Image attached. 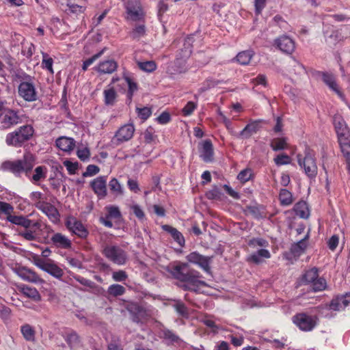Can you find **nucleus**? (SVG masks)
I'll list each match as a JSON object with an SVG mask.
<instances>
[{
    "label": "nucleus",
    "instance_id": "nucleus-32",
    "mask_svg": "<svg viewBox=\"0 0 350 350\" xmlns=\"http://www.w3.org/2000/svg\"><path fill=\"white\" fill-rule=\"evenodd\" d=\"M319 278V271L316 267L307 270L302 276V280L306 284H312Z\"/></svg>",
    "mask_w": 350,
    "mask_h": 350
},
{
    "label": "nucleus",
    "instance_id": "nucleus-60",
    "mask_svg": "<svg viewBox=\"0 0 350 350\" xmlns=\"http://www.w3.org/2000/svg\"><path fill=\"white\" fill-rule=\"evenodd\" d=\"M274 161L278 165H286L291 163V158L287 154H282L278 155L274 159Z\"/></svg>",
    "mask_w": 350,
    "mask_h": 350
},
{
    "label": "nucleus",
    "instance_id": "nucleus-26",
    "mask_svg": "<svg viewBox=\"0 0 350 350\" xmlns=\"http://www.w3.org/2000/svg\"><path fill=\"white\" fill-rule=\"evenodd\" d=\"M51 240L53 244L57 247L67 249L71 247V241L61 233L54 234Z\"/></svg>",
    "mask_w": 350,
    "mask_h": 350
},
{
    "label": "nucleus",
    "instance_id": "nucleus-6",
    "mask_svg": "<svg viewBox=\"0 0 350 350\" xmlns=\"http://www.w3.org/2000/svg\"><path fill=\"white\" fill-rule=\"evenodd\" d=\"M191 38H187L185 40V49L183 51V55L181 57H177L167 68V72L171 75H176L185 72L187 70L186 66V59L191 53Z\"/></svg>",
    "mask_w": 350,
    "mask_h": 350
},
{
    "label": "nucleus",
    "instance_id": "nucleus-8",
    "mask_svg": "<svg viewBox=\"0 0 350 350\" xmlns=\"http://www.w3.org/2000/svg\"><path fill=\"white\" fill-rule=\"evenodd\" d=\"M318 318L305 312L296 314L292 317L293 323L303 332L312 331L318 324Z\"/></svg>",
    "mask_w": 350,
    "mask_h": 350
},
{
    "label": "nucleus",
    "instance_id": "nucleus-46",
    "mask_svg": "<svg viewBox=\"0 0 350 350\" xmlns=\"http://www.w3.org/2000/svg\"><path fill=\"white\" fill-rule=\"evenodd\" d=\"M125 288L120 284H111L108 288V293L114 297L120 296L125 293Z\"/></svg>",
    "mask_w": 350,
    "mask_h": 350
},
{
    "label": "nucleus",
    "instance_id": "nucleus-58",
    "mask_svg": "<svg viewBox=\"0 0 350 350\" xmlns=\"http://www.w3.org/2000/svg\"><path fill=\"white\" fill-rule=\"evenodd\" d=\"M174 308L180 315L183 317L188 316V310L183 303L180 301H177L174 305Z\"/></svg>",
    "mask_w": 350,
    "mask_h": 350
},
{
    "label": "nucleus",
    "instance_id": "nucleus-13",
    "mask_svg": "<svg viewBox=\"0 0 350 350\" xmlns=\"http://www.w3.org/2000/svg\"><path fill=\"white\" fill-rule=\"evenodd\" d=\"M125 8L129 19L136 21L143 18L144 12L139 0H128Z\"/></svg>",
    "mask_w": 350,
    "mask_h": 350
},
{
    "label": "nucleus",
    "instance_id": "nucleus-16",
    "mask_svg": "<svg viewBox=\"0 0 350 350\" xmlns=\"http://www.w3.org/2000/svg\"><path fill=\"white\" fill-rule=\"evenodd\" d=\"M6 219L13 224L23 226L25 228H33L38 229L41 226L39 221H33L26 217L13 215L12 213H10V215L6 217Z\"/></svg>",
    "mask_w": 350,
    "mask_h": 350
},
{
    "label": "nucleus",
    "instance_id": "nucleus-54",
    "mask_svg": "<svg viewBox=\"0 0 350 350\" xmlns=\"http://www.w3.org/2000/svg\"><path fill=\"white\" fill-rule=\"evenodd\" d=\"M31 200L35 204L36 206L38 208L39 203H44L42 201L43 199V194L40 191H33L30 194Z\"/></svg>",
    "mask_w": 350,
    "mask_h": 350
},
{
    "label": "nucleus",
    "instance_id": "nucleus-10",
    "mask_svg": "<svg viewBox=\"0 0 350 350\" xmlns=\"http://www.w3.org/2000/svg\"><path fill=\"white\" fill-rule=\"evenodd\" d=\"M297 157L299 166L304 168L306 174L309 177H315L317 166L313 153L309 149H306L304 158L301 154H297Z\"/></svg>",
    "mask_w": 350,
    "mask_h": 350
},
{
    "label": "nucleus",
    "instance_id": "nucleus-59",
    "mask_svg": "<svg viewBox=\"0 0 350 350\" xmlns=\"http://www.w3.org/2000/svg\"><path fill=\"white\" fill-rule=\"evenodd\" d=\"M128 275L123 270H119L114 271L112 273V278L116 282H122L127 279Z\"/></svg>",
    "mask_w": 350,
    "mask_h": 350
},
{
    "label": "nucleus",
    "instance_id": "nucleus-50",
    "mask_svg": "<svg viewBox=\"0 0 350 350\" xmlns=\"http://www.w3.org/2000/svg\"><path fill=\"white\" fill-rule=\"evenodd\" d=\"M19 235L27 241H34L38 237L36 230L29 228H25V230L19 232Z\"/></svg>",
    "mask_w": 350,
    "mask_h": 350
},
{
    "label": "nucleus",
    "instance_id": "nucleus-52",
    "mask_svg": "<svg viewBox=\"0 0 350 350\" xmlns=\"http://www.w3.org/2000/svg\"><path fill=\"white\" fill-rule=\"evenodd\" d=\"M124 80L126 81L128 86H129V91H128V97L129 100L131 99L133 93L137 91V85L136 83L133 82L131 78L129 77H125Z\"/></svg>",
    "mask_w": 350,
    "mask_h": 350
},
{
    "label": "nucleus",
    "instance_id": "nucleus-25",
    "mask_svg": "<svg viewBox=\"0 0 350 350\" xmlns=\"http://www.w3.org/2000/svg\"><path fill=\"white\" fill-rule=\"evenodd\" d=\"M56 146L64 152H70L74 149L75 142L72 138L60 137L56 140Z\"/></svg>",
    "mask_w": 350,
    "mask_h": 350
},
{
    "label": "nucleus",
    "instance_id": "nucleus-49",
    "mask_svg": "<svg viewBox=\"0 0 350 350\" xmlns=\"http://www.w3.org/2000/svg\"><path fill=\"white\" fill-rule=\"evenodd\" d=\"M104 51H105V49L101 50L98 53L94 54L90 58H88V59L84 61L83 63V65H82V70L83 71H85L90 65H92L96 59H98L99 57H101V55L104 53Z\"/></svg>",
    "mask_w": 350,
    "mask_h": 350
},
{
    "label": "nucleus",
    "instance_id": "nucleus-4",
    "mask_svg": "<svg viewBox=\"0 0 350 350\" xmlns=\"http://www.w3.org/2000/svg\"><path fill=\"white\" fill-rule=\"evenodd\" d=\"M34 129L31 125L27 124L9 133L5 137V143L8 146L21 147L23 144L29 140L33 135Z\"/></svg>",
    "mask_w": 350,
    "mask_h": 350
},
{
    "label": "nucleus",
    "instance_id": "nucleus-36",
    "mask_svg": "<svg viewBox=\"0 0 350 350\" xmlns=\"http://www.w3.org/2000/svg\"><path fill=\"white\" fill-rule=\"evenodd\" d=\"M341 151L347 161H350V137L338 140Z\"/></svg>",
    "mask_w": 350,
    "mask_h": 350
},
{
    "label": "nucleus",
    "instance_id": "nucleus-33",
    "mask_svg": "<svg viewBox=\"0 0 350 350\" xmlns=\"http://www.w3.org/2000/svg\"><path fill=\"white\" fill-rule=\"evenodd\" d=\"M254 53L251 51H244L237 54L236 57L237 62L241 65H247L250 62Z\"/></svg>",
    "mask_w": 350,
    "mask_h": 350
},
{
    "label": "nucleus",
    "instance_id": "nucleus-35",
    "mask_svg": "<svg viewBox=\"0 0 350 350\" xmlns=\"http://www.w3.org/2000/svg\"><path fill=\"white\" fill-rule=\"evenodd\" d=\"M146 34V27L144 24L136 25L132 31L129 32L130 37L133 40H139Z\"/></svg>",
    "mask_w": 350,
    "mask_h": 350
},
{
    "label": "nucleus",
    "instance_id": "nucleus-29",
    "mask_svg": "<svg viewBox=\"0 0 350 350\" xmlns=\"http://www.w3.org/2000/svg\"><path fill=\"white\" fill-rule=\"evenodd\" d=\"M323 81L324 83L329 86V88L335 92L340 97H342V94L340 91L338 86L336 82L334 77L328 73L323 74Z\"/></svg>",
    "mask_w": 350,
    "mask_h": 350
},
{
    "label": "nucleus",
    "instance_id": "nucleus-18",
    "mask_svg": "<svg viewBox=\"0 0 350 350\" xmlns=\"http://www.w3.org/2000/svg\"><path fill=\"white\" fill-rule=\"evenodd\" d=\"M186 259L189 262L198 265L205 271H209L211 258L202 256L196 252H193L188 254L186 256Z\"/></svg>",
    "mask_w": 350,
    "mask_h": 350
},
{
    "label": "nucleus",
    "instance_id": "nucleus-56",
    "mask_svg": "<svg viewBox=\"0 0 350 350\" xmlns=\"http://www.w3.org/2000/svg\"><path fill=\"white\" fill-rule=\"evenodd\" d=\"M14 212V207L9 203L0 201V213L5 214L6 217Z\"/></svg>",
    "mask_w": 350,
    "mask_h": 350
},
{
    "label": "nucleus",
    "instance_id": "nucleus-12",
    "mask_svg": "<svg viewBox=\"0 0 350 350\" xmlns=\"http://www.w3.org/2000/svg\"><path fill=\"white\" fill-rule=\"evenodd\" d=\"M13 271L23 280L33 284H44L45 281L41 278L34 271L26 267L16 266L12 268Z\"/></svg>",
    "mask_w": 350,
    "mask_h": 350
},
{
    "label": "nucleus",
    "instance_id": "nucleus-45",
    "mask_svg": "<svg viewBox=\"0 0 350 350\" xmlns=\"http://www.w3.org/2000/svg\"><path fill=\"white\" fill-rule=\"evenodd\" d=\"M104 97L105 104L108 105H113L116 98V92L112 88L105 90Z\"/></svg>",
    "mask_w": 350,
    "mask_h": 350
},
{
    "label": "nucleus",
    "instance_id": "nucleus-39",
    "mask_svg": "<svg viewBox=\"0 0 350 350\" xmlns=\"http://www.w3.org/2000/svg\"><path fill=\"white\" fill-rule=\"evenodd\" d=\"M271 147L275 151L286 149L287 148V139L285 137L275 138L271 142Z\"/></svg>",
    "mask_w": 350,
    "mask_h": 350
},
{
    "label": "nucleus",
    "instance_id": "nucleus-3",
    "mask_svg": "<svg viewBox=\"0 0 350 350\" xmlns=\"http://www.w3.org/2000/svg\"><path fill=\"white\" fill-rule=\"evenodd\" d=\"M248 245L253 249L260 247V249L252 253L247 257V260L248 262L260 265L262 263L265 259L271 258L270 252L266 249L269 246V242L266 239L259 237L253 238L249 241Z\"/></svg>",
    "mask_w": 350,
    "mask_h": 350
},
{
    "label": "nucleus",
    "instance_id": "nucleus-57",
    "mask_svg": "<svg viewBox=\"0 0 350 350\" xmlns=\"http://www.w3.org/2000/svg\"><path fill=\"white\" fill-rule=\"evenodd\" d=\"M197 104L193 101H189L186 105L183 108V113L185 116H190L193 111L196 109Z\"/></svg>",
    "mask_w": 350,
    "mask_h": 350
},
{
    "label": "nucleus",
    "instance_id": "nucleus-47",
    "mask_svg": "<svg viewBox=\"0 0 350 350\" xmlns=\"http://www.w3.org/2000/svg\"><path fill=\"white\" fill-rule=\"evenodd\" d=\"M42 66L44 68L47 69L51 74L53 73V59L49 57L46 53H42Z\"/></svg>",
    "mask_w": 350,
    "mask_h": 350
},
{
    "label": "nucleus",
    "instance_id": "nucleus-38",
    "mask_svg": "<svg viewBox=\"0 0 350 350\" xmlns=\"http://www.w3.org/2000/svg\"><path fill=\"white\" fill-rule=\"evenodd\" d=\"M307 246L306 238H304L292 246L291 252L295 256H300L305 251Z\"/></svg>",
    "mask_w": 350,
    "mask_h": 350
},
{
    "label": "nucleus",
    "instance_id": "nucleus-41",
    "mask_svg": "<svg viewBox=\"0 0 350 350\" xmlns=\"http://www.w3.org/2000/svg\"><path fill=\"white\" fill-rule=\"evenodd\" d=\"M21 331L26 340L33 341L35 340V331L30 325L25 324L23 325Z\"/></svg>",
    "mask_w": 350,
    "mask_h": 350
},
{
    "label": "nucleus",
    "instance_id": "nucleus-62",
    "mask_svg": "<svg viewBox=\"0 0 350 350\" xmlns=\"http://www.w3.org/2000/svg\"><path fill=\"white\" fill-rule=\"evenodd\" d=\"M64 165L70 174H75L78 169L77 163H72L70 161L66 160L64 161Z\"/></svg>",
    "mask_w": 350,
    "mask_h": 350
},
{
    "label": "nucleus",
    "instance_id": "nucleus-15",
    "mask_svg": "<svg viewBox=\"0 0 350 350\" xmlns=\"http://www.w3.org/2000/svg\"><path fill=\"white\" fill-rule=\"evenodd\" d=\"M66 226L71 232L81 238H85L88 235V230L81 221L74 217L67 218Z\"/></svg>",
    "mask_w": 350,
    "mask_h": 350
},
{
    "label": "nucleus",
    "instance_id": "nucleus-61",
    "mask_svg": "<svg viewBox=\"0 0 350 350\" xmlns=\"http://www.w3.org/2000/svg\"><path fill=\"white\" fill-rule=\"evenodd\" d=\"M131 209L132 210L134 215L140 220H142L145 218V214L141 206L138 204H133L131 206Z\"/></svg>",
    "mask_w": 350,
    "mask_h": 350
},
{
    "label": "nucleus",
    "instance_id": "nucleus-1",
    "mask_svg": "<svg viewBox=\"0 0 350 350\" xmlns=\"http://www.w3.org/2000/svg\"><path fill=\"white\" fill-rule=\"evenodd\" d=\"M35 165V157L31 152H25L19 159L6 160L1 163L0 170L14 174L16 177H21L22 174L29 176Z\"/></svg>",
    "mask_w": 350,
    "mask_h": 350
},
{
    "label": "nucleus",
    "instance_id": "nucleus-14",
    "mask_svg": "<svg viewBox=\"0 0 350 350\" xmlns=\"http://www.w3.org/2000/svg\"><path fill=\"white\" fill-rule=\"evenodd\" d=\"M350 304V292L342 295L334 297L329 304L325 305L329 310L340 311Z\"/></svg>",
    "mask_w": 350,
    "mask_h": 350
},
{
    "label": "nucleus",
    "instance_id": "nucleus-51",
    "mask_svg": "<svg viewBox=\"0 0 350 350\" xmlns=\"http://www.w3.org/2000/svg\"><path fill=\"white\" fill-rule=\"evenodd\" d=\"M144 141L147 144L153 142L156 139L154 131L152 127H148L144 133Z\"/></svg>",
    "mask_w": 350,
    "mask_h": 350
},
{
    "label": "nucleus",
    "instance_id": "nucleus-22",
    "mask_svg": "<svg viewBox=\"0 0 350 350\" xmlns=\"http://www.w3.org/2000/svg\"><path fill=\"white\" fill-rule=\"evenodd\" d=\"M334 124L336 133L338 135V140L342 138L349 137V131L344 120L339 117L336 116L334 118Z\"/></svg>",
    "mask_w": 350,
    "mask_h": 350
},
{
    "label": "nucleus",
    "instance_id": "nucleus-19",
    "mask_svg": "<svg viewBox=\"0 0 350 350\" xmlns=\"http://www.w3.org/2000/svg\"><path fill=\"white\" fill-rule=\"evenodd\" d=\"M262 122V120H251L239 133L238 137L241 139L250 138L252 135L260 131Z\"/></svg>",
    "mask_w": 350,
    "mask_h": 350
},
{
    "label": "nucleus",
    "instance_id": "nucleus-24",
    "mask_svg": "<svg viewBox=\"0 0 350 350\" xmlns=\"http://www.w3.org/2000/svg\"><path fill=\"white\" fill-rule=\"evenodd\" d=\"M38 209L46 215L52 221L55 222L58 220L59 213L52 204L47 202L39 203Z\"/></svg>",
    "mask_w": 350,
    "mask_h": 350
},
{
    "label": "nucleus",
    "instance_id": "nucleus-63",
    "mask_svg": "<svg viewBox=\"0 0 350 350\" xmlns=\"http://www.w3.org/2000/svg\"><path fill=\"white\" fill-rule=\"evenodd\" d=\"M11 315V310L5 305L0 304V318L3 320H8Z\"/></svg>",
    "mask_w": 350,
    "mask_h": 350
},
{
    "label": "nucleus",
    "instance_id": "nucleus-2",
    "mask_svg": "<svg viewBox=\"0 0 350 350\" xmlns=\"http://www.w3.org/2000/svg\"><path fill=\"white\" fill-rule=\"evenodd\" d=\"M187 267V263H180L173 268L172 274L174 278L184 282L181 285L184 290L196 291L200 285H205V282L200 280L202 275L198 271L191 269L185 272Z\"/></svg>",
    "mask_w": 350,
    "mask_h": 350
},
{
    "label": "nucleus",
    "instance_id": "nucleus-7",
    "mask_svg": "<svg viewBox=\"0 0 350 350\" xmlns=\"http://www.w3.org/2000/svg\"><path fill=\"white\" fill-rule=\"evenodd\" d=\"M135 131V128L133 123H127L121 126L112 137L111 146L115 148L129 142L133 138Z\"/></svg>",
    "mask_w": 350,
    "mask_h": 350
},
{
    "label": "nucleus",
    "instance_id": "nucleus-31",
    "mask_svg": "<svg viewBox=\"0 0 350 350\" xmlns=\"http://www.w3.org/2000/svg\"><path fill=\"white\" fill-rule=\"evenodd\" d=\"M21 291L26 297L31 298L36 301H39L41 299L40 294L34 287L23 285L21 288Z\"/></svg>",
    "mask_w": 350,
    "mask_h": 350
},
{
    "label": "nucleus",
    "instance_id": "nucleus-48",
    "mask_svg": "<svg viewBox=\"0 0 350 350\" xmlns=\"http://www.w3.org/2000/svg\"><path fill=\"white\" fill-rule=\"evenodd\" d=\"M253 176L252 170L250 168H246L245 170H241L237 178L241 183H244L250 180Z\"/></svg>",
    "mask_w": 350,
    "mask_h": 350
},
{
    "label": "nucleus",
    "instance_id": "nucleus-11",
    "mask_svg": "<svg viewBox=\"0 0 350 350\" xmlns=\"http://www.w3.org/2000/svg\"><path fill=\"white\" fill-rule=\"evenodd\" d=\"M21 81L18 86V94L26 102H33L38 99V92L31 79Z\"/></svg>",
    "mask_w": 350,
    "mask_h": 350
},
{
    "label": "nucleus",
    "instance_id": "nucleus-37",
    "mask_svg": "<svg viewBox=\"0 0 350 350\" xmlns=\"http://www.w3.org/2000/svg\"><path fill=\"white\" fill-rule=\"evenodd\" d=\"M279 198L281 204L283 206H288L293 202L292 193L286 189L280 190Z\"/></svg>",
    "mask_w": 350,
    "mask_h": 350
},
{
    "label": "nucleus",
    "instance_id": "nucleus-42",
    "mask_svg": "<svg viewBox=\"0 0 350 350\" xmlns=\"http://www.w3.org/2000/svg\"><path fill=\"white\" fill-rule=\"evenodd\" d=\"M64 338L70 347L77 346L80 342L79 336L74 331L67 333Z\"/></svg>",
    "mask_w": 350,
    "mask_h": 350
},
{
    "label": "nucleus",
    "instance_id": "nucleus-9",
    "mask_svg": "<svg viewBox=\"0 0 350 350\" xmlns=\"http://www.w3.org/2000/svg\"><path fill=\"white\" fill-rule=\"evenodd\" d=\"M105 256L118 265H124L128 260L126 252L118 245H108L103 250Z\"/></svg>",
    "mask_w": 350,
    "mask_h": 350
},
{
    "label": "nucleus",
    "instance_id": "nucleus-17",
    "mask_svg": "<svg viewBox=\"0 0 350 350\" xmlns=\"http://www.w3.org/2000/svg\"><path fill=\"white\" fill-rule=\"evenodd\" d=\"M90 186L99 199L107 196V177L100 176L90 182Z\"/></svg>",
    "mask_w": 350,
    "mask_h": 350
},
{
    "label": "nucleus",
    "instance_id": "nucleus-34",
    "mask_svg": "<svg viewBox=\"0 0 350 350\" xmlns=\"http://www.w3.org/2000/svg\"><path fill=\"white\" fill-rule=\"evenodd\" d=\"M109 187L111 192L116 196H120L123 195V187L116 178H112L109 181Z\"/></svg>",
    "mask_w": 350,
    "mask_h": 350
},
{
    "label": "nucleus",
    "instance_id": "nucleus-43",
    "mask_svg": "<svg viewBox=\"0 0 350 350\" xmlns=\"http://www.w3.org/2000/svg\"><path fill=\"white\" fill-rule=\"evenodd\" d=\"M312 290L314 292H320L325 290L327 287V282L323 278L319 277L311 284Z\"/></svg>",
    "mask_w": 350,
    "mask_h": 350
},
{
    "label": "nucleus",
    "instance_id": "nucleus-21",
    "mask_svg": "<svg viewBox=\"0 0 350 350\" xmlns=\"http://www.w3.org/2000/svg\"><path fill=\"white\" fill-rule=\"evenodd\" d=\"M200 156L205 162H210L213 158V148L209 139L203 141L200 144Z\"/></svg>",
    "mask_w": 350,
    "mask_h": 350
},
{
    "label": "nucleus",
    "instance_id": "nucleus-53",
    "mask_svg": "<svg viewBox=\"0 0 350 350\" xmlns=\"http://www.w3.org/2000/svg\"><path fill=\"white\" fill-rule=\"evenodd\" d=\"M107 217L109 218L119 219L121 217V213L118 207L115 206H109L107 207Z\"/></svg>",
    "mask_w": 350,
    "mask_h": 350
},
{
    "label": "nucleus",
    "instance_id": "nucleus-55",
    "mask_svg": "<svg viewBox=\"0 0 350 350\" xmlns=\"http://www.w3.org/2000/svg\"><path fill=\"white\" fill-rule=\"evenodd\" d=\"M77 154L81 161H86L90 156V150L87 147L79 148L77 150Z\"/></svg>",
    "mask_w": 350,
    "mask_h": 350
},
{
    "label": "nucleus",
    "instance_id": "nucleus-30",
    "mask_svg": "<svg viewBox=\"0 0 350 350\" xmlns=\"http://www.w3.org/2000/svg\"><path fill=\"white\" fill-rule=\"evenodd\" d=\"M47 174V168L45 166H38L35 168L34 172L30 180L36 184L39 181L44 180Z\"/></svg>",
    "mask_w": 350,
    "mask_h": 350
},
{
    "label": "nucleus",
    "instance_id": "nucleus-44",
    "mask_svg": "<svg viewBox=\"0 0 350 350\" xmlns=\"http://www.w3.org/2000/svg\"><path fill=\"white\" fill-rule=\"evenodd\" d=\"M138 67L143 71L152 72L157 68V64L154 61L137 62Z\"/></svg>",
    "mask_w": 350,
    "mask_h": 350
},
{
    "label": "nucleus",
    "instance_id": "nucleus-40",
    "mask_svg": "<svg viewBox=\"0 0 350 350\" xmlns=\"http://www.w3.org/2000/svg\"><path fill=\"white\" fill-rule=\"evenodd\" d=\"M294 210L296 215L301 218H306L309 215L308 208L304 202H299L295 204Z\"/></svg>",
    "mask_w": 350,
    "mask_h": 350
},
{
    "label": "nucleus",
    "instance_id": "nucleus-27",
    "mask_svg": "<svg viewBox=\"0 0 350 350\" xmlns=\"http://www.w3.org/2000/svg\"><path fill=\"white\" fill-rule=\"evenodd\" d=\"M162 229L170 234L174 240L177 242L180 246H183L185 245V238L182 233L176 228L169 225H163L162 226Z\"/></svg>",
    "mask_w": 350,
    "mask_h": 350
},
{
    "label": "nucleus",
    "instance_id": "nucleus-20",
    "mask_svg": "<svg viewBox=\"0 0 350 350\" xmlns=\"http://www.w3.org/2000/svg\"><path fill=\"white\" fill-rule=\"evenodd\" d=\"M275 44L284 53L291 54L295 48V42L287 36H282L275 40Z\"/></svg>",
    "mask_w": 350,
    "mask_h": 350
},
{
    "label": "nucleus",
    "instance_id": "nucleus-64",
    "mask_svg": "<svg viewBox=\"0 0 350 350\" xmlns=\"http://www.w3.org/2000/svg\"><path fill=\"white\" fill-rule=\"evenodd\" d=\"M340 40V35L338 31H333L327 38V42L330 45H335Z\"/></svg>",
    "mask_w": 350,
    "mask_h": 350
},
{
    "label": "nucleus",
    "instance_id": "nucleus-28",
    "mask_svg": "<svg viewBox=\"0 0 350 350\" xmlns=\"http://www.w3.org/2000/svg\"><path fill=\"white\" fill-rule=\"evenodd\" d=\"M43 271L57 279H60L64 275V271L54 262H48Z\"/></svg>",
    "mask_w": 350,
    "mask_h": 350
},
{
    "label": "nucleus",
    "instance_id": "nucleus-5",
    "mask_svg": "<svg viewBox=\"0 0 350 350\" xmlns=\"http://www.w3.org/2000/svg\"><path fill=\"white\" fill-rule=\"evenodd\" d=\"M27 118V116L23 111L7 108L0 113V125L5 129H10L24 122Z\"/></svg>",
    "mask_w": 350,
    "mask_h": 350
},
{
    "label": "nucleus",
    "instance_id": "nucleus-23",
    "mask_svg": "<svg viewBox=\"0 0 350 350\" xmlns=\"http://www.w3.org/2000/svg\"><path fill=\"white\" fill-rule=\"evenodd\" d=\"M118 64L113 59H107L100 62L97 66L95 67V70L100 74H111L116 70Z\"/></svg>",
    "mask_w": 350,
    "mask_h": 350
}]
</instances>
